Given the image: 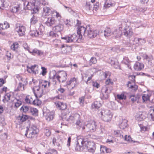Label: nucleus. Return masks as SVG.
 I'll use <instances>...</instances> for the list:
<instances>
[{
  "mask_svg": "<svg viewBox=\"0 0 154 154\" xmlns=\"http://www.w3.org/2000/svg\"><path fill=\"white\" fill-rule=\"evenodd\" d=\"M59 22V24L55 26L53 28V30L56 32H60L63 29V25L61 23L60 20Z\"/></svg>",
  "mask_w": 154,
  "mask_h": 154,
  "instance_id": "nucleus-16",
  "label": "nucleus"
},
{
  "mask_svg": "<svg viewBox=\"0 0 154 154\" xmlns=\"http://www.w3.org/2000/svg\"><path fill=\"white\" fill-rule=\"evenodd\" d=\"M67 74L65 71H63L58 74L56 73L54 75L53 77V80L54 82L56 81V79L60 83L61 82H65L67 79Z\"/></svg>",
  "mask_w": 154,
  "mask_h": 154,
  "instance_id": "nucleus-5",
  "label": "nucleus"
},
{
  "mask_svg": "<svg viewBox=\"0 0 154 154\" xmlns=\"http://www.w3.org/2000/svg\"><path fill=\"white\" fill-rule=\"evenodd\" d=\"M52 12L50 7L47 6H45L43 8L42 16L43 17H45L46 16H49Z\"/></svg>",
  "mask_w": 154,
  "mask_h": 154,
  "instance_id": "nucleus-13",
  "label": "nucleus"
},
{
  "mask_svg": "<svg viewBox=\"0 0 154 154\" xmlns=\"http://www.w3.org/2000/svg\"><path fill=\"white\" fill-rule=\"evenodd\" d=\"M122 28L120 27L117 29H115L112 33L116 37L118 38L121 35L122 33Z\"/></svg>",
  "mask_w": 154,
  "mask_h": 154,
  "instance_id": "nucleus-17",
  "label": "nucleus"
},
{
  "mask_svg": "<svg viewBox=\"0 0 154 154\" xmlns=\"http://www.w3.org/2000/svg\"><path fill=\"white\" fill-rule=\"evenodd\" d=\"M123 62L125 64L128 65L130 62V60L128 57H125L124 58Z\"/></svg>",
  "mask_w": 154,
  "mask_h": 154,
  "instance_id": "nucleus-59",
  "label": "nucleus"
},
{
  "mask_svg": "<svg viewBox=\"0 0 154 154\" xmlns=\"http://www.w3.org/2000/svg\"><path fill=\"white\" fill-rule=\"evenodd\" d=\"M140 98L138 95H131L130 96L129 98L131 99V100L133 102H134L137 100H138Z\"/></svg>",
  "mask_w": 154,
  "mask_h": 154,
  "instance_id": "nucleus-38",
  "label": "nucleus"
},
{
  "mask_svg": "<svg viewBox=\"0 0 154 154\" xmlns=\"http://www.w3.org/2000/svg\"><path fill=\"white\" fill-rule=\"evenodd\" d=\"M49 36L53 37H58V35L54 32L51 31L49 33Z\"/></svg>",
  "mask_w": 154,
  "mask_h": 154,
  "instance_id": "nucleus-53",
  "label": "nucleus"
},
{
  "mask_svg": "<svg viewBox=\"0 0 154 154\" xmlns=\"http://www.w3.org/2000/svg\"><path fill=\"white\" fill-rule=\"evenodd\" d=\"M39 18L35 15H33L31 18L30 23L32 24H35L38 21Z\"/></svg>",
  "mask_w": 154,
  "mask_h": 154,
  "instance_id": "nucleus-33",
  "label": "nucleus"
},
{
  "mask_svg": "<svg viewBox=\"0 0 154 154\" xmlns=\"http://www.w3.org/2000/svg\"><path fill=\"white\" fill-rule=\"evenodd\" d=\"M30 112L33 115L37 116L38 115V111L36 108H30Z\"/></svg>",
  "mask_w": 154,
  "mask_h": 154,
  "instance_id": "nucleus-40",
  "label": "nucleus"
},
{
  "mask_svg": "<svg viewBox=\"0 0 154 154\" xmlns=\"http://www.w3.org/2000/svg\"><path fill=\"white\" fill-rule=\"evenodd\" d=\"M78 84L77 79L75 78L71 79L70 80L66 82V85L68 89H72Z\"/></svg>",
  "mask_w": 154,
  "mask_h": 154,
  "instance_id": "nucleus-10",
  "label": "nucleus"
},
{
  "mask_svg": "<svg viewBox=\"0 0 154 154\" xmlns=\"http://www.w3.org/2000/svg\"><path fill=\"white\" fill-rule=\"evenodd\" d=\"M27 3L26 6L27 9L31 10L32 14L37 13L39 10V6L40 4V0H31L30 2H26Z\"/></svg>",
  "mask_w": 154,
  "mask_h": 154,
  "instance_id": "nucleus-1",
  "label": "nucleus"
},
{
  "mask_svg": "<svg viewBox=\"0 0 154 154\" xmlns=\"http://www.w3.org/2000/svg\"><path fill=\"white\" fill-rule=\"evenodd\" d=\"M85 141L81 139L78 140L77 143L75 148L76 151H79L82 149L83 147L85 146L84 143Z\"/></svg>",
  "mask_w": 154,
  "mask_h": 154,
  "instance_id": "nucleus-12",
  "label": "nucleus"
},
{
  "mask_svg": "<svg viewBox=\"0 0 154 154\" xmlns=\"http://www.w3.org/2000/svg\"><path fill=\"white\" fill-rule=\"evenodd\" d=\"M84 143L85 146H86V148H93L94 146H96L94 143L92 142L85 140L84 141Z\"/></svg>",
  "mask_w": 154,
  "mask_h": 154,
  "instance_id": "nucleus-28",
  "label": "nucleus"
},
{
  "mask_svg": "<svg viewBox=\"0 0 154 154\" xmlns=\"http://www.w3.org/2000/svg\"><path fill=\"white\" fill-rule=\"evenodd\" d=\"M44 133L47 137L49 136L51 134V131L48 128H46L44 129Z\"/></svg>",
  "mask_w": 154,
  "mask_h": 154,
  "instance_id": "nucleus-51",
  "label": "nucleus"
},
{
  "mask_svg": "<svg viewBox=\"0 0 154 154\" xmlns=\"http://www.w3.org/2000/svg\"><path fill=\"white\" fill-rule=\"evenodd\" d=\"M109 94L108 93L102 92L101 94L100 95L101 99L102 100L107 99L109 97Z\"/></svg>",
  "mask_w": 154,
  "mask_h": 154,
  "instance_id": "nucleus-43",
  "label": "nucleus"
},
{
  "mask_svg": "<svg viewBox=\"0 0 154 154\" xmlns=\"http://www.w3.org/2000/svg\"><path fill=\"white\" fill-rule=\"evenodd\" d=\"M135 43L139 44L142 45L146 42V40L144 38L142 39L141 38H135L134 39Z\"/></svg>",
  "mask_w": 154,
  "mask_h": 154,
  "instance_id": "nucleus-25",
  "label": "nucleus"
},
{
  "mask_svg": "<svg viewBox=\"0 0 154 154\" xmlns=\"http://www.w3.org/2000/svg\"><path fill=\"white\" fill-rule=\"evenodd\" d=\"M34 100L32 97L30 95L27 96L25 99V101L26 103L31 104L33 103Z\"/></svg>",
  "mask_w": 154,
  "mask_h": 154,
  "instance_id": "nucleus-35",
  "label": "nucleus"
},
{
  "mask_svg": "<svg viewBox=\"0 0 154 154\" xmlns=\"http://www.w3.org/2000/svg\"><path fill=\"white\" fill-rule=\"evenodd\" d=\"M43 114L46 116V119L48 121L52 120L54 118V115L53 112H49L48 110H47L46 108L44 107L43 109Z\"/></svg>",
  "mask_w": 154,
  "mask_h": 154,
  "instance_id": "nucleus-9",
  "label": "nucleus"
},
{
  "mask_svg": "<svg viewBox=\"0 0 154 154\" xmlns=\"http://www.w3.org/2000/svg\"><path fill=\"white\" fill-rule=\"evenodd\" d=\"M29 52L33 55H35L36 54H37L39 56L42 55L43 54V53L41 51H39L37 49H34L32 52L29 51Z\"/></svg>",
  "mask_w": 154,
  "mask_h": 154,
  "instance_id": "nucleus-31",
  "label": "nucleus"
},
{
  "mask_svg": "<svg viewBox=\"0 0 154 154\" xmlns=\"http://www.w3.org/2000/svg\"><path fill=\"white\" fill-rule=\"evenodd\" d=\"M6 56L7 57V59L9 60L13 57V55H11L9 52H7L6 55Z\"/></svg>",
  "mask_w": 154,
  "mask_h": 154,
  "instance_id": "nucleus-61",
  "label": "nucleus"
},
{
  "mask_svg": "<svg viewBox=\"0 0 154 154\" xmlns=\"http://www.w3.org/2000/svg\"><path fill=\"white\" fill-rule=\"evenodd\" d=\"M70 116L69 114H66L63 116L62 117V119L63 121H68L70 119L69 118Z\"/></svg>",
  "mask_w": 154,
  "mask_h": 154,
  "instance_id": "nucleus-52",
  "label": "nucleus"
},
{
  "mask_svg": "<svg viewBox=\"0 0 154 154\" xmlns=\"http://www.w3.org/2000/svg\"><path fill=\"white\" fill-rule=\"evenodd\" d=\"M87 149L88 152L93 153L94 152L96 149V147L94 146V147H93V148H87Z\"/></svg>",
  "mask_w": 154,
  "mask_h": 154,
  "instance_id": "nucleus-57",
  "label": "nucleus"
},
{
  "mask_svg": "<svg viewBox=\"0 0 154 154\" xmlns=\"http://www.w3.org/2000/svg\"><path fill=\"white\" fill-rule=\"evenodd\" d=\"M93 5L90 2H87L85 6V9L87 14L91 15L93 14V10L92 9Z\"/></svg>",
  "mask_w": 154,
  "mask_h": 154,
  "instance_id": "nucleus-11",
  "label": "nucleus"
},
{
  "mask_svg": "<svg viewBox=\"0 0 154 154\" xmlns=\"http://www.w3.org/2000/svg\"><path fill=\"white\" fill-rule=\"evenodd\" d=\"M111 89L109 86H106L102 89V92L109 94L111 92Z\"/></svg>",
  "mask_w": 154,
  "mask_h": 154,
  "instance_id": "nucleus-29",
  "label": "nucleus"
},
{
  "mask_svg": "<svg viewBox=\"0 0 154 154\" xmlns=\"http://www.w3.org/2000/svg\"><path fill=\"white\" fill-rule=\"evenodd\" d=\"M2 6L0 8L3 9L2 7L6 8L11 5V0H1Z\"/></svg>",
  "mask_w": 154,
  "mask_h": 154,
  "instance_id": "nucleus-22",
  "label": "nucleus"
},
{
  "mask_svg": "<svg viewBox=\"0 0 154 154\" xmlns=\"http://www.w3.org/2000/svg\"><path fill=\"white\" fill-rule=\"evenodd\" d=\"M97 124L94 121L88 122L85 126L82 127V130L85 132H93L96 129Z\"/></svg>",
  "mask_w": 154,
  "mask_h": 154,
  "instance_id": "nucleus-3",
  "label": "nucleus"
},
{
  "mask_svg": "<svg viewBox=\"0 0 154 154\" xmlns=\"http://www.w3.org/2000/svg\"><path fill=\"white\" fill-rule=\"evenodd\" d=\"M41 103V101L40 100L36 99L34 100V101H33V103H32V104L35 105L39 106L40 105Z\"/></svg>",
  "mask_w": 154,
  "mask_h": 154,
  "instance_id": "nucleus-45",
  "label": "nucleus"
},
{
  "mask_svg": "<svg viewBox=\"0 0 154 154\" xmlns=\"http://www.w3.org/2000/svg\"><path fill=\"white\" fill-rule=\"evenodd\" d=\"M21 80L22 82H20L17 87V89L19 91H23L24 90V85H26L27 83V82L26 79H24L21 78Z\"/></svg>",
  "mask_w": 154,
  "mask_h": 154,
  "instance_id": "nucleus-14",
  "label": "nucleus"
},
{
  "mask_svg": "<svg viewBox=\"0 0 154 154\" xmlns=\"http://www.w3.org/2000/svg\"><path fill=\"white\" fill-rule=\"evenodd\" d=\"M150 112H151L149 116V117H150L151 120L153 121H154V114L152 113L154 111V107H151L150 110Z\"/></svg>",
  "mask_w": 154,
  "mask_h": 154,
  "instance_id": "nucleus-41",
  "label": "nucleus"
},
{
  "mask_svg": "<svg viewBox=\"0 0 154 154\" xmlns=\"http://www.w3.org/2000/svg\"><path fill=\"white\" fill-rule=\"evenodd\" d=\"M99 32L97 30H94L88 27L87 30V33L85 34V36H88L90 38L96 37L98 35Z\"/></svg>",
  "mask_w": 154,
  "mask_h": 154,
  "instance_id": "nucleus-8",
  "label": "nucleus"
},
{
  "mask_svg": "<svg viewBox=\"0 0 154 154\" xmlns=\"http://www.w3.org/2000/svg\"><path fill=\"white\" fill-rule=\"evenodd\" d=\"M29 68L31 69V70L32 71L33 73L35 74L38 73V66L37 65L35 64L29 67Z\"/></svg>",
  "mask_w": 154,
  "mask_h": 154,
  "instance_id": "nucleus-32",
  "label": "nucleus"
},
{
  "mask_svg": "<svg viewBox=\"0 0 154 154\" xmlns=\"http://www.w3.org/2000/svg\"><path fill=\"white\" fill-rule=\"evenodd\" d=\"M35 96L36 97H42L43 94V90L41 89V91L38 92H34V93Z\"/></svg>",
  "mask_w": 154,
  "mask_h": 154,
  "instance_id": "nucleus-42",
  "label": "nucleus"
},
{
  "mask_svg": "<svg viewBox=\"0 0 154 154\" xmlns=\"http://www.w3.org/2000/svg\"><path fill=\"white\" fill-rule=\"evenodd\" d=\"M28 118V116L26 115H23L22 116H20L18 117V119L20 120L22 122L26 121Z\"/></svg>",
  "mask_w": 154,
  "mask_h": 154,
  "instance_id": "nucleus-39",
  "label": "nucleus"
},
{
  "mask_svg": "<svg viewBox=\"0 0 154 154\" xmlns=\"http://www.w3.org/2000/svg\"><path fill=\"white\" fill-rule=\"evenodd\" d=\"M3 29H5L9 27V25L8 23L6 21H5L3 23Z\"/></svg>",
  "mask_w": 154,
  "mask_h": 154,
  "instance_id": "nucleus-58",
  "label": "nucleus"
},
{
  "mask_svg": "<svg viewBox=\"0 0 154 154\" xmlns=\"http://www.w3.org/2000/svg\"><path fill=\"white\" fill-rule=\"evenodd\" d=\"M75 116L79 119V120H77L75 123L76 128L79 129H80L81 128H82V127L84 126L83 125L82 122H81L79 119L80 118V115L77 114H75Z\"/></svg>",
  "mask_w": 154,
  "mask_h": 154,
  "instance_id": "nucleus-23",
  "label": "nucleus"
},
{
  "mask_svg": "<svg viewBox=\"0 0 154 154\" xmlns=\"http://www.w3.org/2000/svg\"><path fill=\"white\" fill-rule=\"evenodd\" d=\"M123 33L124 35L129 38L133 35V32L131 28L128 27L124 30Z\"/></svg>",
  "mask_w": 154,
  "mask_h": 154,
  "instance_id": "nucleus-15",
  "label": "nucleus"
},
{
  "mask_svg": "<svg viewBox=\"0 0 154 154\" xmlns=\"http://www.w3.org/2000/svg\"><path fill=\"white\" fill-rule=\"evenodd\" d=\"M112 116L110 113L106 114L102 117L103 120L105 122H109L111 121Z\"/></svg>",
  "mask_w": 154,
  "mask_h": 154,
  "instance_id": "nucleus-26",
  "label": "nucleus"
},
{
  "mask_svg": "<svg viewBox=\"0 0 154 154\" xmlns=\"http://www.w3.org/2000/svg\"><path fill=\"white\" fill-rule=\"evenodd\" d=\"M42 32H39L37 31H31L30 32V34L32 36H35V37H38L40 35H41Z\"/></svg>",
  "mask_w": 154,
  "mask_h": 154,
  "instance_id": "nucleus-34",
  "label": "nucleus"
},
{
  "mask_svg": "<svg viewBox=\"0 0 154 154\" xmlns=\"http://www.w3.org/2000/svg\"><path fill=\"white\" fill-rule=\"evenodd\" d=\"M101 106V103L99 101H94L92 104L91 106L92 108L98 109Z\"/></svg>",
  "mask_w": 154,
  "mask_h": 154,
  "instance_id": "nucleus-30",
  "label": "nucleus"
},
{
  "mask_svg": "<svg viewBox=\"0 0 154 154\" xmlns=\"http://www.w3.org/2000/svg\"><path fill=\"white\" fill-rule=\"evenodd\" d=\"M61 39L63 40L64 42L67 43L75 42H79L80 41L78 39V36L76 34H73L64 37H62Z\"/></svg>",
  "mask_w": 154,
  "mask_h": 154,
  "instance_id": "nucleus-4",
  "label": "nucleus"
},
{
  "mask_svg": "<svg viewBox=\"0 0 154 154\" xmlns=\"http://www.w3.org/2000/svg\"><path fill=\"white\" fill-rule=\"evenodd\" d=\"M45 154H57V151L54 149H50Z\"/></svg>",
  "mask_w": 154,
  "mask_h": 154,
  "instance_id": "nucleus-49",
  "label": "nucleus"
},
{
  "mask_svg": "<svg viewBox=\"0 0 154 154\" xmlns=\"http://www.w3.org/2000/svg\"><path fill=\"white\" fill-rule=\"evenodd\" d=\"M19 46V44L17 42H14L11 46V49L13 50H15L17 49Z\"/></svg>",
  "mask_w": 154,
  "mask_h": 154,
  "instance_id": "nucleus-46",
  "label": "nucleus"
},
{
  "mask_svg": "<svg viewBox=\"0 0 154 154\" xmlns=\"http://www.w3.org/2000/svg\"><path fill=\"white\" fill-rule=\"evenodd\" d=\"M30 130L31 131H32L34 132L36 131V133H37V132L38 131V130L37 128V127L35 125H32L31 128H30Z\"/></svg>",
  "mask_w": 154,
  "mask_h": 154,
  "instance_id": "nucleus-54",
  "label": "nucleus"
},
{
  "mask_svg": "<svg viewBox=\"0 0 154 154\" xmlns=\"http://www.w3.org/2000/svg\"><path fill=\"white\" fill-rule=\"evenodd\" d=\"M56 106L60 110H64L66 109L67 106L66 105L63 103L58 102L56 103Z\"/></svg>",
  "mask_w": 154,
  "mask_h": 154,
  "instance_id": "nucleus-24",
  "label": "nucleus"
},
{
  "mask_svg": "<svg viewBox=\"0 0 154 154\" xmlns=\"http://www.w3.org/2000/svg\"><path fill=\"white\" fill-rule=\"evenodd\" d=\"M114 134L116 137L119 136L120 137H123V135H121L120 131L119 130H114Z\"/></svg>",
  "mask_w": 154,
  "mask_h": 154,
  "instance_id": "nucleus-47",
  "label": "nucleus"
},
{
  "mask_svg": "<svg viewBox=\"0 0 154 154\" xmlns=\"http://www.w3.org/2000/svg\"><path fill=\"white\" fill-rule=\"evenodd\" d=\"M11 95L10 94L8 93L4 97L3 101L4 103L8 102L10 99Z\"/></svg>",
  "mask_w": 154,
  "mask_h": 154,
  "instance_id": "nucleus-36",
  "label": "nucleus"
},
{
  "mask_svg": "<svg viewBox=\"0 0 154 154\" xmlns=\"http://www.w3.org/2000/svg\"><path fill=\"white\" fill-rule=\"evenodd\" d=\"M20 10V5H17L14 6L12 8L11 12L14 13H16Z\"/></svg>",
  "mask_w": 154,
  "mask_h": 154,
  "instance_id": "nucleus-37",
  "label": "nucleus"
},
{
  "mask_svg": "<svg viewBox=\"0 0 154 154\" xmlns=\"http://www.w3.org/2000/svg\"><path fill=\"white\" fill-rule=\"evenodd\" d=\"M143 64L139 62H136L134 66V68L137 71H140L144 68Z\"/></svg>",
  "mask_w": 154,
  "mask_h": 154,
  "instance_id": "nucleus-21",
  "label": "nucleus"
},
{
  "mask_svg": "<svg viewBox=\"0 0 154 154\" xmlns=\"http://www.w3.org/2000/svg\"><path fill=\"white\" fill-rule=\"evenodd\" d=\"M28 110L29 107L27 106H23L20 108L21 111H22L24 112H26Z\"/></svg>",
  "mask_w": 154,
  "mask_h": 154,
  "instance_id": "nucleus-55",
  "label": "nucleus"
},
{
  "mask_svg": "<svg viewBox=\"0 0 154 154\" xmlns=\"http://www.w3.org/2000/svg\"><path fill=\"white\" fill-rule=\"evenodd\" d=\"M135 118L137 120L141 121L143 120L146 118V116L142 112H140L137 114Z\"/></svg>",
  "mask_w": 154,
  "mask_h": 154,
  "instance_id": "nucleus-20",
  "label": "nucleus"
},
{
  "mask_svg": "<svg viewBox=\"0 0 154 154\" xmlns=\"http://www.w3.org/2000/svg\"><path fill=\"white\" fill-rule=\"evenodd\" d=\"M97 60L96 58L92 57L89 61V64L91 65L92 64L96 63L97 62Z\"/></svg>",
  "mask_w": 154,
  "mask_h": 154,
  "instance_id": "nucleus-50",
  "label": "nucleus"
},
{
  "mask_svg": "<svg viewBox=\"0 0 154 154\" xmlns=\"http://www.w3.org/2000/svg\"><path fill=\"white\" fill-rule=\"evenodd\" d=\"M88 27H87L86 28L82 26H79L78 28V30L77 32L78 39L80 41L82 37V35L85 36V34L87 33V30L88 29Z\"/></svg>",
  "mask_w": 154,
  "mask_h": 154,
  "instance_id": "nucleus-6",
  "label": "nucleus"
},
{
  "mask_svg": "<svg viewBox=\"0 0 154 154\" xmlns=\"http://www.w3.org/2000/svg\"><path fill=\"white\" fill-rule=\"evenodd\" d=\"M127 120L125 119L120 120L119 124V127L121 129H125L127 126Z\"/></svg>",
  "mask_w": 154,
  "mask_h": 154,
  "instance_id": "nucleus-18",
  "label": "nucleus"
},
{
  "mask_svg": "<svg viewBox=\"0 0 154 154\" xmlns=\"http://www.w3.org/2000/svg\"><path fill=\"white\" fill-rule=\"evenodd\" d=\"M51 16V17L47 18V20L45 22V24L48 26H52L56 21L54 17V16H55L57 20L59 22L61 20V15L56 11H52Z\"/></svg>",
  "mask_w": 154,
  "mask_h": 154,
  "instance_id": "nucleus-2",
  "label": "nucleus"
},
{
  "mask_svg": "<svg viewBox=\"0 0 154 154\" xmlns=\"http://www.w3.org/2000/svg\"><path fill=\"white\" fill-rule=\"evenodd\" d=\"M149 96L148 94H143L142 98L143 101H147L149 99Z\"/></svg>",
  "mask_w": 154,
  "mask_h": 154,
  "instance_id": "nucleus-56",
  "label": "nucleus"
},
{
  "mask_svg": "<svg viewBox=\"0 0 154 154\" xmlns=\"http://www.w3.org/2000/svg\"><path fill=\"white\" fill-rule=\"evenodd\" d=\"M113 5V3L110 2L109 1L107 0L106 1L104 5V6L105 8H108L111 6H112Z\"/></svg>",
  "mask_w": 154,
  "mask_h": 154,
  "instance_id": "nucleus-44",
  "label": "nucleus"
},
{
  "mask_svg": "<svg viewBox=\"0 0 154 154\" xmlns=\"http://www.w3.org/2000/svg\"><path fill=\"white\" fill-rule=\"evenodd\" d=\"M92 85L94 87H96L97 88H98L100 87V84L97 82H92Z\"/></svg>",
  "mask_w": 154,
  "mask_h": 154,
  "instance_id": "nucleus-64",
  "label": "nucleus"
},
{
  "mask_svg": "<svg viewBox=\"0 0 154 154\" xmlns=\"http://www.w3.org/2000/svg\"><path fill=\"white\" fill-rule=\"evenodd\" d=\"M21 104V102L19 100H17L16 102H15V106L16 107H19Z\"/></svg>",
  "mask_w": 154,
  "mask_h": 154,
  "instance_id": "nucleus-63",
  "label": "nucleus"
},
{
  "mask_svg": "<svg viewBox=\"0 0 154 154\" xmlns=\"http://www.w3.org/2000/svg\"><path fill=\"white\" fill-rule=\"evenodd\" d=\"M106 86L109 87V85H112L113 84V82H112L111 81L110 79H109L106 81Z\"/></svg>",
  "mask_w": 154,
  "mask_h": 154,
  "instance_id": "nucleus-60",
  "label": "nucleus"
},
{
  "mask_svg": "<svg viewBox=\"0 0 154 154\" xmlns=\"http://www.w3.org/2000/svg\"><path fill=\"white\" fill-rule=\"evenodd\" d=\"M37 134V133L36 131L34 132L28 129L26 131V132L25 135L28 138H32L34 137Z\"/></svg>",
  "mask_w": 154,
  "mask_h": 154,
  "instance_id": "nucleus-19",
  "label": "nucleus"
},
{
  "mask_svg": "<svg viewBox=\"0 0 154 154\" xmlns=\"http://www.w3.org/2000/svg\"><path fill=\"white\" fill-rule=\"evenodd\" d=\"M15 30L20 36H22L25 34L26 28L24 26L18 23L16 24Z\"/></svg>",
  "mask_w": 154,
  "mask_h": 154,
  "instance_id": "nucleus-7",
  "label": "nucleus"
},
{
  "mask_svg": "<svg viewBox=\"0 0 154 154\" xmlns=\"http://www.w3.org/2000/svg\"><path fill=\"white\" fill-rule=\"evenodd\" d=\"M104 35L105 37H108L111 35L112 33L110 28L107 27L104 30Z\"/></svg>",
  "mask_w": 154,
  "mask_h": 154,
  "instance_id": "nucleus-27",
  "label": "nucleus"
},
{
  "mask_svg": "<svg viewBox=\"0 0 154 154\" xmlns=\"http://www.w3.org/2000/svg\"><path fill=\"white\" fill-rule=\"evenodd\" d=\"M124 139L125 140L129 142H133V143H134L137 142V141H133L130 136H127V135H125Z\"/></svg>",
  "mask_w": 154,
  "mask_h": 154,
  "instance_id": "nucleus-48",
  "label": "nucleus"
},
{
  "mask_svg": "<svg viewBox=\"0 0 154 154\" xmlns=\"http://www.w3.org/2000/svg\"><path fill=\"white\" fill-rule=\"evenodd\" d=\"M50 83L49 82L47 81H44L43 84L42 85V86H44L45 88L47 87V85L48 86H50Z\"/></svg>",
  "mask_w": 154,
  "mask_h": 154,
  "instance_id": "nucleus-62",
  "label": "nucleus"
}]
</instances>
